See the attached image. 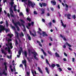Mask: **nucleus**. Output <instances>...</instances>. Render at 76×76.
<instances>
[{
    "mask_svg": "<svg viewBox=\"0 0 76 76\" xmlns=\"http://www.w3.org/2000/svg\"><path fill=\"white\" fill-rule=\"evenodd\" d=\"M28 6H29V7H31V6L32 7L34 8V6H35V3H34L33 4L31 1L28 0Z\"/></svg>",
    "mask_w": 76,
    "mask_h": 76,
    "instance_id": "1",
    "label": "nucleus"
},
{
    "mask_svg": "<svg viewBox=\"0 0 76 76\" xmlns=\"http://www.w3.org/2000/svg\"><path fill=\"white\" fill-rule=\"evenodd\" d=\"M18 25L20 26H21V24L20 23V22L19 21H18L15 24V26L17 28V30L19 31L20 29L19 28V27L18 26Z\"/></svg>",
    "mask_w": 76,
    "mask_h": 76,
    "instance_id": "2",
    "label": "nucleus"
},
{
    "mask_svg": "<svg viewBox=\"0 0 76 76\" xmlns=\"http://www.w3.org/2000/svg\"><path fill=\"white\" fill-rule=\"evenodd\" d=\"M31 54H33V56L35 59L36 60H39L38 58L37 57V56H38V53H37V52H32L31 51Z\"/></svg>",
    "mask_w": 76,
    "mask_h": 76,
    "instance_id": "3",
    "label": "nucleus"
},
{
    "mask_svg": "<svg viewBox=\"0 0 76 76\" xmlns=\"http://www.w3.org/2000/svg\"><path fill=\"white\" fill-rule=\"evenodd\" d=\"M6 29V28H5L3 26L0 25V33H1V32H2L3 31L5 30Z\"/></svg>",
    "mask_w": 76,
    "mask_h": 76,
    "instance_id": "4",
    "label": "nucleus"
},
{
    "mask_svg": "<svg viewBox=\"0 0 76 76\" xmlns=\"http://www.w3.org/2000/svg\"><path fill=\"white\" fill-rule=\"evenodd\" d=\"M20 50H19L18 52V54L19 55H17V57L18 58H19L20 57V56L21 55V53L22 52H23V49L22 47H20Z\"/></svg>",
    "mask_w": 76,
    "mask_h": 76,
    "instance_id": "5",
    "label": "nucleus"
},
{
    "mask_svg": "<svg viewBox=\"0 0 76 76\" xmlns=\"http://www.w3.org/2000/svg\"><path fill=\"white\" fill-rule=\"evenodd\" d=\"M24 54L25 56L27 58V59H28L29 63L31 61H30V60H29V57H27V56L28 55V54L27 53V52H26V51H24Z\"/></svg>",
    "mask_w": 76,
    "mask_h": 76,
    "instance_id": "6",
    "label": "nucleus"
},
{
    "mask_svg": "<svg viewBox=\"0 0 76 76\" xmlns=\"http://www.w3.org/2000/svg\"><path fill=\"white\" fill-rule=\"evenodd\" d=\"M29 32H30V34L31 35H32L33 37H35L37 36V34H36L37 32H36V31H34V34H33V33H32V32H31V31H29Z\"/></svg>",
    "mask_w": 76,
    "mask_h": 76,
    "instance_id": "7",
    "label": "nucleus"
},
{
    "mask_svg": "<svg viewBox=\"0 0 76 76\" xmlns=\"http://www.w3.org/2000/svg\"><path fill=\"white\" fill-rule=\"evenodd\" d=\"M42 34L43 35L42 37H44L45 36L46 37H48V35L45 31H43Z\"/></svg>",
    "mask_w": 76,
    "mask_h": 76,
    "instance_id": "8",
    "label": "nucleus"
},
{
    "mask_svg": "<svg viewBox=\"0 0 76 76\" xmlns=\"http://www.w3.org/2000/svg\"><path fill=\"white\" fill-rule=\"evenodd\" d=\"M61 23H62V26L64 28H66V24H65L64 25V23H63V22L62 20H61Z\"/></svg>",
    "mask_w": 76,
    "mask_h": 76,
    "instance_id": "9",
    "label": "nucleus"
},
{
    "mask_svg": "<svg viewBox=\"0 0 76 76\" xmlns=\"http://www.w3.org/2000/svg\"><path fill=\"white\" fill-rule=\"evenodd\" d=\"M51 3L52 4L53 6H55L56 5V1H51Z\"/></svg>",
    "mask_w": 76,
    "mask_h": 76,
    "instance_id": "10",
    "label": "nucleus"
},
{
    "mask_svg": "<svg viewBox=\"0 0 76 76\" xmlns=\"http://www.w3.org/2000/svg\"><path fill=\"white\" fill-rule=\"evenodd\" d=\"M1 51L2 53V54H4V55H5V56L7 55V53L4 52V50H3V49H1Z\"/></svg>",
    "mask_w": 76,
    "mask_h": 76,
    "instance_id": "11",
    "label": "nucleus"
},
{
    "mask_svg": "<svg viewBox=\"0 0 76 76\" xmlns=\"http://www.w3.org/2000/svg\"><path fill=\"white\" fill-rule=\"evenodd\" d=\"M38 70L39 72H40L42 74V70L40 69V68L39 67H38Z\"/></svg>",
    "mask_w": 76,
    "mask_h": 76,
    "instance_id": "12",
    "label": "nucleus"
},
{
    "mask_svg": "<svg viewBox=\"0 0 76 76\" xmlns=\"http://www.w3.org/2000/svg\"><path fill=\"white\" fill-rule=\"evenodd\" d=\"M5 70H4L3 72L2 73H1V74H2V75L4 74L5 76H7V73H6Z\"/></svg>",
    "mask_w": 76,
    "mask_h": 76,
    "instance_id": "13",
    "label": "nucleus"
},
{
    "mask_svg": "<svg viewBox=\"0 0 76 76\" xmlns=\"http://www.w3.org/2000/svg\"><path fill=\"white\" fill-rule=\"evenodd\" d=\"M45 69L47 73H48V74H49L50 72H49V71H48V68H47V67H46L45 68Z\"/></svg>",
    "mask_w": 76,
    "mask_h": 76,
    "instance_id": "14",
    "label": "nucleus"
},
{
    "mask_svg": "<svg viewBox=\"0 0 76 76\" xmlns=\"http://www.w3.org/2000/svg\"><path fill=\"white\" fill-rule=\"evenodd\" d=\"M9 45H10L11 49H12V48H13V46H12V43H10V44H9Z\"/></svg>",
    "mask_w": 76,
    "mask_h": 76,
    "instance_id": "15",
    "label": "nucleus"
},
{
    "mask_svg": "<svg viewBox=\"0 0 76 76\" xmlns=\"http://www.w3.org/2000/svg\"><path fill=\"white\" fill-rule=\"evenodd\" d=\"M37 43H39V46H40V47H42V44H41V42H39L38 41H37Z\"/></svg>",
    "mask_w": 76,
    "mask_h": 76,
    "instance_id": "16",
    "label": "nucleus"
},
{
    "mask_svg": "<svg viewBox=\"0 0 76 76\" xmlns=\"http://www.w3.org/2000/svg\"><path fill=\"white\" fill-rule=\"evenodd\" d=\"M55 54L56 56L57 57H60V55H59V54H58L57 53H55Z\"/></svg>",
    "mask_w": 76,
    "mask_h": 76,
    "instance_id": "17",
    "label": "nucleus"
},
{
    "mask_svg": "<svg viewBox=\"0 0 76 76\" xmlns=\"http://www.w3.org/2000/svg\"><path fill=\"white\" fill-rule=\"evenodd\" d=\"M42 4L44 7H45V6H47V4L45 3H42Z\"/></svg>",
    "mask_w": 76,
    "mask_h": 76,
    "instance_id": "18",
    "label": "nucleus"
},
{
    "mask_svg": "<svg viewBox=\"0 0 76 76\" xmlns=\"http://www.w3.org/2000/svg\"><path fill=\"white\" fill-rule=\"evenodd\" d=\"M6 26L7 28L9 26V23L7 20H6Z\"/></svg>",
    "mask_w": 76,
    "mask_h": 76,
    "instance_id": "19",
    "label": "nucleus"
},
{
    "mask_svg": "<svg viewBox=\"0 0 76 76\" xmlns=\"http://www.w3.org/2000/svg\"><path fill=\"white\" fill-rule=\"evenodd\" d=\"M66 43L69 47H72V46L70 45L67 42H66Z\"/></svg>",
    "mask_w": 76,
    "mask_h": 76,
    "instance_id": "20",
    "label": "nucleus"
},
{
    "mask_svg": "<svg viewBox=\"0 0 76 76\" xmlns=\"http://www.w3.org/2000/svg\"><path fill=\"white\" fill-rule=\"evenodd\" d=\"M22 63L23 64H26V60H24V61H23Z\"/></svg>",
    "mask_w": 76,
    "mask_h": 76,
    "instance_id": "21",
    "label": "nucleus"
},
{
    "mask_svg": "<svg viewBox=\"0 0 76 76\" xmlns=\"http://www.w3.org/2000/svg\"><path fill=\"white\" fill-rule=\"evenodd\" d=\"M18 40H17L15 39V45H18Z\"/></svg>",
    "mask_w": 76,
    "mask_h": 76,
    "instance_id": "22",
    "label": "nucleus"
},
{
    "mask_svg": "<svg viewBox=\"0 0 76 76\" xmlns=\"http://www.w3.org/2000/svg\"><path fill=\"white\" fill-rule=\"evenodd\" d=\"M27 20H28L29 22H31V20L30 19V18L28 17L27 18Z\"/></svg>",
    "mask_w": 76,
    "mask_h": 76,
    "instance_id": "23",
    "label": "nucleus"
},
{
    "mask_svg": "<svg viewBox=\"0 0 76 76\" xmlns=\"http://www.w3.org/2000/svg\"><path fill=\"white\" fill-rule=\"evenodd\" d=\"M10 13L11 12L12 13H13V10H12V8H10Z\"/></svg>",
    "mask_w": 76,
    "mask_h": 76,
    "instance_id": "24",
    "label": "nucleus"
},
{
    "mask_svg": "<svg viewBox=\"0 0 76 76\" xmlns=\"http://www.w3.org/2000/svg\"><path fill=\"white\" fill-rule=\"evenodd\" d=\"M72 18H73L74 19H76V15H73L72 16Z\"/></svg>",
    "mask_w": 76,
    "mask_h": 76,
    "instance_id": "25",
    "label": "nucleus"
},
{
    "mask_svg": "<svg viewBox=\"0 0 76 76\" xmlns=\"http://www.w3.org/2000/svg\"><path fill=\"white\" fill-rule=\"evenodd\" d=\"M20 21H21V22H22V23H25V22L24 20H23L20 19Z\"/></svg>",
    "mask_w": 76,
    "mask_h": 76,
    "instance_id": "26",
    "label": "nucleus"
},
{
    "mask_svg": "<svg viewBox=\"0 0 76 76\" xmlns=\"http://www.w3.org/2000/svg\"><path fill=\"white\" fill-rule=\"evenodd\" d=\"M56 66V64H52V67H53V68H54V67H55Z\"/></svg>",
    "mask_w": 76,
    "mask_h": 76,
    "instance_id": "27",
    "label": "nucleus"
},
{
    "mask_svg": "<svg viewBox=\"0 0 76 76\" xmlns=\"http://www.w3.org/2000/svg\"><path fill=\"white\" fill-rule=\"evenodd\" d=\"M8 51L9 53H10V48L9 47H8Z\"/></svg>",
    "mask_w": 76,
    "mask_h": 76,
    "instance_id": "28",
    "label": "nucleus"
},
{
    "mask_svg": "<svg viewBox=\"0 0 76 76\" xmlns=\"http://www.w3.org/2000/svg\"><path fill=\"white\" fill-rule=\"evenodd\" d=\"M10 15L11 17H12V18H14V15H13L12 13L10 12Z\"/></svg>",
    "mask_w": 76,
    "mask_h": 76,
    "instance_id": "29",
    "label": "nucleus"
},
{
    "mask_svg": "<svg viewBox=\"0 0 76 76\" xmlns=\"http://www.w3.org/2000/svg\"><path fill=\"white\" fill-rule=\"evenodd\" d=\"M7 58H12V55H10V56H9L7 55Z\"/></svg>",
    "mask_w": 76,
    "mask_h": 76,
    "instance_id": "30",
    "label": "nucleus"
},
{
    "mask_svg": "<svg viewBox=\"0 0 76 76\" xmlns=\"http://www.w3.org/2000/svg\"><path fill=\"white\" fill-rule=\"evenodd\" d=\"M28 53L29 54V55H31V51L30 50V49H28Z\"/></svg>",
    "mask_w": 76,
    "mask_h": 76,
    "instance_id": "31",
    "label": "nucleus"
},
{
    "mask_svg": "<svg viewBox=\"0 0 76 76\" xmlns=\"http://www.w3.org/2000/svg\"><path fill=\"white\" fill-rule=\"evenodd\" d=\"M13 4H14V1H12L10 3V5H13Z\"/></svg>",
    "mask_w": 76,
    "mask_h": 76,
    "instance_id": "32",
    "label": "nucleus"
},
{
    "mask_svg": "<svg viewBox=\"0 0 76 76\" xmlns=\"http://www.w3.org/2000/svg\"><path fill=\"white\" fill-rule=\"evenodd\" d=\"M31 25L32 26L34 25V22H31Z\"/></svg>",
    "mask_w": 76,
    "mask_h": 76,
    "instance_id": "33",
    "label": "nucleus"
},
{
    "mask_svg": "<svg viewBox=\"0 0 76 76\" xmlns=\"http://www.w3.org/2000/svg\"><path fill=\"white\" fill-rule=\"evenodd\" d=\"M46 63H47L48 64H49V62H48V60H47V59H46Z\"/></svg>",
    "mask_w": 76,
    "mask_h": 76,
    "instance_id": "34",
    "label": "nucleus"
},
{
    "mask_svg": "<svg viewBox=\"0 0 76 76\" xmlns=\"http://www.w3.org/2000/svg\"><path fill=\"white\" fill-rule=\"evenodd\" d=\"M67 17H70L71 16V15L70 14H68L67 15Z\"/></svg>",
    "mask_w": 76,
    "mask_h": 76,
    "instance_id": "35",
    "label": "nucleus"
},
{
    "mask_svg": "<svg viewBox=\"0 0 76 76\" xmlns=\"http://www.w3.org/2000/svg\"><path fill=\"white\" fill-rule=\"evenodd\" d=\"M12 41V39H10L9 38H8V42H10V41Z\"/></svg>",
    "mask_w": 76,
    "mask_h": 76,
    "instance_id": "36",
    "label": "nucleus"
},
{
    "mask_svg": "<svg viewBox=\"0 0 76 76\" xmlns=\"http://www.w3.org/2000/svg\"><path fill=\"white\" fill-rule=\"evenodd\" d=\"M31 26V23H28V26H29V27H30Z\"/></svg>",
    "mask_w": 76,
    "mask_h": 76,
    "instance_id": "37",
    "label": "nucleus"
},
{
    "mask_svg": "<svg viewBox=\"0 0 76 76\" xmlns=\"http://www.w3.org/2000/svg\"><path fill=\"white\" fill-rule=\"evenodd\" d=\"M45 13V12H44V10H43V11H42V12L41 13V14H42V15L43 14H44V13Z\"/></svg>",
    "mask_w": 76,
    "mask_h": 76,
    "instance_id": "38",
    "label": "nucleus"
},
{
    "mask_svg": "<svg viewBox=\"0 0 76 76\" xmlns=\"http://www.w3.org/2000/svg\"><path fill=\"white\" fill-rule=\"evenodd\" d=\"M5 31L6 32V33H7V32H9V29H6H6H5Z\"/></svg>",
    "mask_w": 76,
    "mask_h": 76,
    "instance_id": "39",
    "label": "nucleus"
},
{
    "mask_svg": "<svg viewBox=\"0 0 76 76\" xmlns=\"http://www.w3.org/2000/svg\"><path fill=\"white\" fill-rule=\"evenodd\" d=\"M28 39L30 41H31V37L30 36H28Z\"/></svg>",
    "mask_w": 76,
    "mask_h": 76,
    "instance_id": "40",
    "label": "nucleus"
},
{
    "mask_svg": "<svg viewBox=\"0 0 76 76\" xmlns=\"http://www.w3.org/2000/svg\"><path fill=\"white\" fill-rule=\"evenodd\" d=\"M12 23H14L15 25V24H16V23H15V21H14V20H12Z\"/></svg>",
    "mask_w": 76,
    "mask_h": 76,
    "instance_id": "41",
    "label": "nucleus"
},
{
    "mask_svg": "<svg viewBox=\"0 0 76 76\" xmlns=\"http://www.w3.org/2000/svg\"><path fill=\"white\" fill-rule=\"evenodd\" d=\"M34 15H37L38 14V13H37V12L36 11H34Z\"/></svg>",
    "mask_w": 76,
    "mask_h": 76,
    "instance_id": "42",
    "label": "nucleus"
},
{
    "mask_svg": "<svg viewBox=\"0 0 76 76\" xmlns=\"http://www.w3.org/2000/svg\"><path fill=\"white\" fill-rule=\"evenodd\" d=\"M21 25L23 26V27L24 28H25V25H24L23 23H22Z\"/></svg>",
    "mask_w": 76,
    "mask_h": 76,
    "instance_id": "43",
    "label": "nucleus"
},
{
    "mask_svg": "<svg viewBox=\"0 0 76 76\" xmlns=\"http://www.w3.org/2000/svg\"><path fill=\"white\" fill-rule=\"evenodd\" d=\"M48 25H49V26H51V25H52V23L51 22H50L48 23Z\"/></svg>",
    "mask_w": 76,
    "mask_h": 76,
    "instance_id": "44",
    "label": "nucleus"
},
{
    "mask_svg": "<svg viewBox=\"0 0 76 76\" xmlns=\"http://www.w3.org/2000/svg\"><path fill=\"white\" fill-rule=\"evenodd\" d=\"M26 11L27 12V13H29V10L27 8L26 9Z\"/></svg>",
    "mask_w": 76,
    "mask_h": 76,
    "instance_id": "45",
    "label": "nucleus"
},
{
    "mask_svg": "<svg viewBox=\"0 0 76 76\" xmlns=\"http://www.w3.org/2000/svg\"><path fill=\"white\" fill-rule=\"evenodd\" d=\"M56 66L58 67H60V65H59L58 64H56Z\"/></svg>",
    "mask_w": 76,
    "mask_h": 76,
    "instance_id": "46",
    "label": "nucleus"
},
{
    "mask_svg": "<svg viewBox=\"0 0 76 76\" xmlns=\"http://www.w3.org/2000/svg\"><path fill=\"white\" fill-rule=\"evenodd\" d=\"M7 16H8V18H10V14L9 13H8L7 14Z\"/></svg>",
    "mask_w": 76,
    "mask_h": 76,
    "instance_id": "47",
    "label": "nucleus"
},
{
    "mask_svg": "<svg viewBox=\"0 0 76 76\" xmlns=\"http://www.w3.org/2000/svg\"><path fill=\"white\" fill-rule=\"evenodd\" d=\"M12 29H14V30H16V28H15V27L14 26H12Z\"/></svg>",
    "mask_w": 76,
    "mask_h": 76,
    "instance_id": "48",
    "label": "nucleus"
},
{
    "mask_svg": "<svg viewBox=\"0 0 76 76\" xmlns=\"http://www.w3.org/2000/svg\"><path fill=\"white\" fill-rule=\"evenodd\" d=\"M64 54L66 57H67V55L66 53L64 52Z\"/></svg>",
    "mask_w": 76,
    "mask_h": 76,
    "instance_id": "49",
    "label": "nucleus"
},
{
    "mask_svg": "<svg viewBox=\"0 0 76 76\" xmlns=\"http://www.w3.org/2000/svg\"><path fill=\"white\" fill-rule=\"evenodd\" d=\"M19 15L20 16H22V15H23V13H22V12H20V13Z\"/></svg>",
    "mask_w": 76,
    "mask_h": 76,
    "instance_id": "50",
    "label": "nucleus"
},
{
    "mask_svg": "<svg viewBox=\"0 0 76 76\" xmlns=\"http://www.w3.org/2000/svg\"><path fill=\"white\" fill-rule=\"evenodd\" d=\"M24 66H25V68H26V67H27V65H26V63L24 64Z\"/></svg>",
    "mask_w": 76,
    "mask_h": 76,
    "instance_id": "51",
    "label": "nucleus"
},
{
    "mask_svg": "<svg viewBox=\"0 0 76 76\" xmlns=\"http://www.w3.org/2000/svg\"><path fill=\"white\" fill-rule=\"evenodd\" d=\"M21 36H22V37H23V36H24V34H23V33L22 32H21Z\"/></svg>",
    "mask_w": 76,
    "mask_h": 76,
    "instance_id": "52",
    "label": "nucleus"
},
{
    "mask_svg": "<svg viewBox=\"0 0 76 76\" xmlns=\"http://www.w3.org/2000/svg\"><path fill=\"white\" fill-rule=\"evenodd\" d=\"M43 53L45 55V56H47V54H46V53L45 52H43Z\"/></svg>",
    "mask_w": 76,
    "mask_h": 76,
    "instance_id": "53",
    "label": "nucleus"
},
{
    "mask_svg": "<svg viewBox=\"0 0 76 76\" xmlns=\"http://www.w3.org/2000/svg\"><path fill=\"white\" fill-rule=\"evenodd\" d=\"M39 5L40 6V7H42V4H41V3H39Z\"/></svg>",
    "mask_w": 76,
    "mask_h": 76,
    "instance_id": "54",
    "label": "nucleus"
},
{
    "mask_svg": "<svg viewBox=\"0 0 76 76\" xmlns=\"http://www.w3.org/2000/svg\"><path fill=\"white\" fill-rule=\"evenodd\" d=\"M5 68L6 70H7V66H5Z\"/></svg>",
    "mask_w": 76,
    "mask_h": 76,
    "instance_id": "55",
    "label": "nucleus"
},
{
    "mask_svg": "<svg viewBox=\"0 0 76 76\" xmlns=\"http://www.w3.org/2000/svg\"><path fill=\"white\" fill-rule=\"evenodd\" d=\"M65 6H66V8H68V7H69V6H68V5H67V4H66Z\"/></svg>",
    "mask_w": 76,
    "mask_h": 76,
    "instance_id": "56",
    "label": "nucleus"
},
{
    "mask_svg": "<svg viewBox=\"0 0 76 76\" xmlns=\"http://www.w3.org/2000/svg\"><path fill=\"white\" fill-rule=\"evenodd\" d=\"M58 9H60V5H58Z\"/></svg>",
    "mask_w": 76,
    "mask_h": 76,
    "instance_id": "57",
    "label": "nucleus"
},
{
    "mask_svg": "<svg viewBox=\"0 0 76 76\" xmlns=\"http://www.w3.org/2000/svg\"><path fill=\"white\" fill-rule=\"evenodd\" d=\"M39 31H40V32H41L42 31V30L39 28Z\"/></svg>",
    "mask_w": 76,
    "mask_h": 76,
    "instance_id": "58",
    "label": "nucleus"
},
{
    "mask_svg": "<svg viewBox=\"0 0 76 76\" xmlns=\"http://www.w3.org/2000/svg\"><path fill=\"white\" fill-rule=\"evenodd\" d=\"M2 11V8H0V13Z\"/></svg>",
    "mask_w": 76,
    "mask_h": 76,
    "instance_id": "59",
    "label": "nucleus"
},
{
    "mask_svg": "<svg viewBox=\"0 0 76 76\" xmlns=\"http://www.w3.org/2000/svg\"><path fill=\"white\" fill-rule=\"evenodd\" d=\"M72 61L73 62H74V61H75V58H72Z\"/></svg>",
    "mask_w": 76,
    "mask_h": 76,
    "instance_id": "60",
    "label": "nucleus"
},
{
    "mask_svg": "<svg viewBox=\"0 0 76 76\" xmlns=\"http://www.w3.org/2000/svg\"><path fill=\"white\" fill-rule=\"evenodd\" d=\"M64 60V61H67V60H66V58H64L63 59Z\"/></svg>",
    "mask_w": 76,
    "mask_h": 76,
    "instance_id": "61",
    "label": "nucleus"
},
{
    "mask_svg": "<svg viewBox=\"0 0 76 76\" xmlns=\"http://www.w3.org/2000/svg\"><path fill=\"white\" fill-rule=\"evenodd\" d=\"M48 53L49 54H51V52H50L49 51H48Z\"/></svg>",
    "mask_w": 76,
    "mask_h": 76,
    "instance_id": "62",
    "label": "nucleus"
},
{
    "mask_svg": "<svg viewBox=\"0 0 76 76\" xmlns=\"http://www.w3.org/2000/svg\"><path fill=\"white\" fill-rule=\"evenodd\" d=\"M42 21L43 22H45V19H44V18L42 19Z\"/></svg>",
    "mask_w": 76,
    "mask_h": 76,
    "instance_id": "63",
    "label": "nucleus"
},
{
    "mask_svg": "<svg viewBox=\"0 0 76 76\" xmlns=\"http://www.w3.org/2000/svg\"><path fill=\"white\" fill-rule=\"evenodd\" d=\"M4 64L5 66H6V64H7V63H6V62L4 63Z\"/></svg>",
    "mask_w": 76,
    "mask_h": 76,
    "instance_id": "64",
    "label": "nucleus"
}]
</instances>
